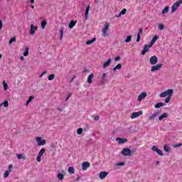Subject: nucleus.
I'll use <instances>...</instances> for the list:
<instances>
[{"label": "nucleus", "mask_w": 182, "mask_h": 182, "mask_svg": "<svg viewBox=\"0 0 182 182\" xmlns=\"http://www.w3.org/2000/svg\"><path fill=\"white\" fill-rule=\"evenodd\" d=\"M173 89H168V90H166L165 92H161L159 95V97H166V96H168V97H171V96H173Z\"/></svg>", "instance_id": "1"}, {"label": "nucleus", "mask_w": 182, "mask_h": 182, "mask_svg": "<svg viewBox=\"0 0 182 182\" xmlns=\"http://www.w3.org/2000/svg\"><path fill=\"white\" fill-rule=\"evenodd\" d=\"M181 4H182V0H179L175 2L171 7V14H174V12H176L177 9H178V7Z\"/></svg>", "instance_id": "2"}, {"label": "nucleus", "mask_w": 182, "mask_h": 182, "mask_svg": "<svg viewBox=\"0 0 182 182\" xmlns=\"http://www.w3.org/2000/svg\"><path fill=\"white\" fill-rule=\"evenodd\" d=\"M122 156H132V150L129 148H124L122 151Z\"/></svg>", "instance_id": "3"}, {"label": "nucleus", "mask_w": 182, "mask_h": 182, "mask_svg": "<svg viewBox=\"0 0 182 182\" xmlns=\"http://www.w3.org/2000/svg\"><path fill=\"white\" fill-rule=\"evenodd\" d=\"M151 150L157 153V154H159V156H164L163 151H161V149H159L156 146H153Z\"/></svg>", "instance_id": "4"}, {"label": "nucleus", "mask_w": 182, "mask_h": 182, "mask_svg": "<svg viewBox=\"0 0 182 182\" xmlns=\"http://www.w3.org/2000/svg\"><path fill=\"white\" fill-rule=\"evenodd\" d=\"M36 141L38 143V146H45V144H46V141H45V139H42V138L39 136L36 138Z\"/></svg>", "instance_id": "5"}, {"label": "nucleus", "mask_w": 182, "mask_h": 182, "mask_svg": "<svg viewBox=\"0 0 182 182\" xmlns=\"http://www.w3.org/2000/svg\"><path fill=\"white\" fill-rule=\"evenodd\" d=\"M151 46H150V44L149 45L145 44L144 46V48L141 51V55H146V53L149 52V50L150 48H151Z\"/></svg>", "instance_id": "6"}, {"label": "nucleus", "mask_w": 182, "mask_h": 182, "mask_svg": "<svg viewBox=\"0 0 182 182\" xmlns=\"http://www.w3.org/2000/svg\"><path fill=\"white\" fill-rule=\"evenodd\" d=\"M163 66V64H157L151 67V72L154 73L156 70H160L161 68Z\"/></svg>", "instance_id": "7"}, {"label": "nucleus", "mask_w": 182, "mask_h": 182, "mask_svg": "<svg viewBox=\"0 0 182 182\" xmlns=\"http://www.w3.org/2000/svg\"><path fill=\"white\" fill-rule=\"evenodd\" d=\"M149 62H150L151 65H156L157 62H159V59L157 58L156 56L154 55L150 58Z\"/></svg>", "instance_id": "8"}, {"label": "nucleus", "mask_w": 182, "mask_h": 182, "mask_svg": "<svg viewBox=\"0 0 182 182\" xmlns=\"http://www.w3.org/2000/svg\"><path fill=\"white\" fill-rule=\"evenodd\" d=\"M109 176V172L101 171L99 174V177L101 180H105Z\"/></svg>", "instance_id": "9"}, {"label": "nucleus", "mask_w": 182, "mask_h": 182, "mask_svg": "<svg viewBox=\"0 0 182 182\" xmlns=\"http://www.w3.org/2000/svg\"><path fill=\"white\" fill-rule=\"evenodd\" d=\"M141 114H143V111H139L137 112H133L132 116H131V119H136V118L139 117V116H141Z\"/></svg>", "instance_id": "10"}, {"label": "nucleus", "mask_w": 182, "mask_h": 182, "mask_svg": "<svg viewBox=\"0 0 182 182\" xmlns=\"http://www.w3.org/2000/svg\"><path fill=\"white\" fill-rule=\"evenodd\" d=\"M147 97V93L146 92H144L142 93H141L139 96H138V102H141V100L143 99H146V97Z\"/></svg>", "instance_id": "11"}, {"label": "nucleus", "mask_w": 182, "mask_h": 182, "mask_svg": "<svg viewBox=\"0 0 182 182\" xmlns=\"http://www.w3.org/2000/svg\"><path fill=\"white\" fill-rule=\"evenodd\" d=\"M38 31L37 26H33V24L31 25L30 34L33 36L35 35V32Z\"/></svg>", "instance_id": "12"}, {"label": "nucleus", "mask_w": 182, "mask_h": 182, "mask_svg": "<svg viewBox=\"0 0 182 182\" xmlns=\"http://www.w3.org/2000/svg\"><path fill=\"white\" fill-rule=\"evenodd\" d=\"M82 170L85 171L86 170H87L88 167H90V163L86 161V162H83L82 164Z\"/></svg>", "instance_id": "13"}, {"label": "nucleus", "mask_w": 182, "mask_h": 182, "mask_svg": "<svg viewBox=\"0 0 182 182\" xmlns=\"http://www.w3.org/2000/svg\"><path fill=\"white\" fill-rule=\"evenodd\" d=\"M110 63H112V59L109 58L105 63H104L103 68L106 69V68H109V66H110Z\"/></svg>", "instance_id": "14"}, {"label": "nucleus", "mask_w": 182, "mask_h": 182, "mask_svg": "<svg viewBox=\"0 0 182 182\" xmlns=\"http://www.w3.org/2000/svg\"><path fill=\"white\" fill-rule=\"evenodd\" d=\"M117 141H118L119 144H123L127 143V139L126 138H117Z\"/></svg>", "instance_id": "15"}, {"label": "nucleus", "mask_w": 182, "mask_h": 182, "mask_svg": "<svg viewBox=\"0 0 182 182\" xmlns=\"http://www.w3.org/2000/svg\"><path fill=\"white\" fill-rule=\"evenodd\" d=\"M159 114H160V113H159V112H154V114H152L151 115H150V116L149 117V120H154V118H155L156 116H159Z\"/></svg>", "instance_id": "16"}, {"label": "nucleus", "mask_w": 182, "mask_h": 182, "mask_svg": "<svg viewBox=\"0 0 182 182\" xmlns=\"http://www.w3.org/2000/svg\"><path fill=\"white\" fill-rule=\"evenodd\" d=\"M159 39V36L156 35L153 37L152 40L150 42V46H153L154 43H156V41Z\"/></svg>", "instance_id": "17"}, {"label": "nucleus", "mask_w": 182, "mask_h": 182, "mask_svg": "<svg viewBox=\"0 0 182 182\" xmlns=\"http://www.w3.org/2000/svg\"><path fill=\"white\" fill-rule=\"evenodd\" d=\"M95 77V75L93 73L90 74L88 77H87V83H89V85H92V78Z\"/></svg>", "instance_id": "18"}, {"label": "nucleus", "mask_w": 182, "mask_h": 182, "mask_svg": "<svg viewBox=\"0 0 182 182\" xmlns=\"http://www.w3.org/2000/svg\"><path fill=\"white\" fill-rule=\"evenodd\" d=\"M167 117H168V114L167 113H164L162 115H161L159 117V120L160 122H161V120H163V119H167Z\"/></svg>", "instance_id": "19"}, {"label": "nucleus", "mask_w": 182, "mask_h": 182, "mask_svg": "<svg viewBox=\"0 0 182 182\" xmlns=\"http://www.w3.org/2000/svg\"><path fill=\"white\" fill-rule=\"evenodd\" d=\"M90 10V5H88L85 10V19L87 20V18L89 16V11Z\"/></svg>", "instance_id": "20"}, {"label": "nucleus", "mask_w": 182, "mask_h": 182, "mask_svg": "<svg viewBox=\"0 0 182 182\" xmlns=\"http://www.w3.org/2000/svg\"><path fill=\"white\" fill-rule=\"evenodd\" d=\"M76 22L75 21H71L70 23L68 25V28H70V29H73V28L75 26V25H76Z\"/></svg>", "instance_id": "21"}, {"label": "nucleus", "mask_w": 182, "mask_h": 182, "mask_svg": "<svg viewBox=\"0 0 182 182\" xmlns=\"http://www.w3.org/2000/svg\"><path fill=\"white\" fill-rule=\"evenodd\" d=\"M164 106V103L159 102L155 105V109H160V107H163Z\"/></svg>", "instance_id": "22"}, {"label": "nucleus", "mask_w": 182, "mask_h": 182, "mask_svg": "<svg viewBox=\"0 0 182 182\" xmlns=\"http://www.w3.org/2000/svg\"><path fill=\"white\" fill-rule=\"evenodd\" d=\"M65 177V175H63V173H59L58 175H57V178H58V180H60V181H62V180H63Z\"/></svg>", "instance_id": "23"}, {"label": "nucleus", "mask_w": 182, "mask_h": 182, "mask_svg": "<svg viewBox=\"0 0 182 182\" xmlns=\"http://www.w3.org/2000/svg\"><path fill=\"white\" fill-rule=\"evenodd\" d=\"M93 42H96V38H93L92 40H89L86 42V45H92Z\"/></svg>", "instance_id": "24"}, {"label": "nucleus", "mask_w": 182, "mask_h": 182, "mask_svg": "<svg viewBox=\"0 0 182 182\" xmlns=\"http://www.w3.org/2000/svg\"><path fill=\"white\" fill-rule=\"evenodd\" d=\"M68 173H70V174H74L75 173V168L70 166L68 168Z\"/></svg>", "instance_id": "25"}, {"label": "nucleus", "mask_w": 182, "mask_h": 182, "mask_svg": "<svg viewBox=\"0 0 182 182\" xmlns=\"http://www.w3.org/2000/svg\"><path fill=\"white\" fill-rule=\"evenodd\" d=\"M120 69H122V64H118L116 67L113 68V70L114 72H115V70H120Z\"/></svg>", "instance_id": "26"}, {"label": "nucleus", "mask_w": 182, "mask_h": 182, "mask_svg": "<svg viewBox=\"0 0 182 182\" xmlns=\"http://www.w3.org/2000/svg\"><path fill=\"white\" fill-rule=\"evenodd\" d=\"M45 151H46L45 148H42L38 153V156L42 157V156H43V154H45Z\"/></svg>", "instance_id": "27"}, {"label": "nucleus", "mask_w": 182, "mask_h": 182, "mask_svg": "<svg viewBox=\"0 0 182 182\" xmlns=\"http://www.w3.org/2000/svg\"><path fill=\"white\" fill-rule=\"evenodd\" d=\"M14 42H16V37L11 38L9 40V45H12V43H14Z\"/></svg>", "instance_id": "28"}, {"label": "nucleus", "mask_w": 182, "mask_h": 182, "mask_svg": "<svg viewBox=\"0 0 182 182\" xmlns=\"http://www.w3.org/2000/svg\"><path fill=\"white\" fill-rule=\"evenodd\" d=\"M168 9H170L168 6L164 7V10L162 11V15H164V14H167V12H168Z\"/></svg>", "instance_id": "29"}, {"label": "nucleus", "mask_w": 182, "mask_h": 182, "mask_svg": "<svg viewBox=\"0 0 182 182\" xmlns=\"http://www.w3.org/2000/svg\"><path fill=\"white\" fill-rule=\"evenodd\" d=\"M63 31H65V28L62 27L61 28H60V39H62L63 38Z\"/></svg>", "instance_id": "30"}, {"label": "nucleus", "mask_w": 182, "mask_h": 182, "mask_svg": "<svg viewBox=\"0 0 182 182\" xmlns=\"http://www.w3.org/2000/svg\"><path fill=\"white\" fill-rule=\"evenodd\" d=\"M124 42L126 43H129V42H132V36H128L125 39Z\"/></svg>", "instance_id": "31"}, {"label": "nucleus", "mask_w": 182, "mask_h": 182, "mask_svg": "<svg viewBox=\"0 0 182 182\" xmlns=\"http://www.w3.org/2000/svg\"><path fill=\"white\" fill-rule=\"evenodd\" d=\"M102 36H105V38H107V36H109V33H107V30H102Z\"/></svg>", "instance_id": "32"}, {"label": "nucleus", "mask_w": 182, "mask_h": 182, "mask_svg": "<svg viewBox=\"0 0 182 182\" xmlns=\"http://www.w3.org/2000/svg\"><path fill=\"white\" fill-rule=\"evenodd\" d=\"M164 150L166 151V153H168L170 151V148L168 147V145H164Z\"/></svg>", "instance_id": "33"}, {"label": "nucleus", "mask_w": 182, "mask_h": 182, "mask_svg": "<svg viewBox=\"0 0 182 182\" xmlns=\"http://www.w3.org/2000/svg\"><path fill=\"white\" fill-rule=\"evenodd\" d=\"M28 55H29V48L26 47V50L23 53V55L24 56H28Z\"/></svg>", "instance_id": "34"}, {"label": "nucleus", "mask_w": 182, "mask_h": 182, "mask_svg": "<svg viewBox=\"0 0 182 182\" xmlns=\"http://www.w3.org/2000/svg\"><path fill=\"white\" fill-rule=\"evenodd\" d=\"M48 23L46 22V21H41V28H43V29H45V27L46 26V24H47Z\"/></svg>", "instance_id": "35"}, {"label": "nucleus", "mask_w": 182, "mask_h": 182, "mask_svg": "<svg viewBox=\"0 0 182 182\" xmlns=\"http://www.w3.org/2000/svg\"><path fill=\"white\" fill-rule=\"evenodd\" d=\"M105 77H106V73H103L102 74V85H103V83H105V82H106V79H105Z\"/></svg>", "instance_id": "36"}, {"label": "nucleus", "mask_w": 182, "mask_h": 182, "mask_svg": "<svg viewBox=\"0 0 182 182\" xmlns=\"http://www.w3.org/2000/svg\"><path fill=\"white\" fill-rule=\"evenodd\" d=\"M1 105L4 107H8V106H9V103L8 102V101H4L1 103Z\"/></svg>", "instance_id": "37"}, {"label": "nucleus", "mask_w": 182, "mask_h": 182, "mask_svg": "<svg viewBox=\"0 0 182 182\" xmlns=\"http://www.w3.org/2000/svg\"><path fill=\"white\" fill-rule=\"evenodd\" d=\"M126 12H127V9H122L119 13V16L120 15H126Z\"/></svg>", "instance_id": "38"}, {"label": "nucleus", "mask_w": 182, "mask_h": 182, "mask_svg": "<svg viewBox=\"0 0 182 182\" xmlns=\"http://www.w3.org/2000/svg\"><path fill=\"white\" fill-rule=\"evenodd\" d=\"M109 26H110V24L107 23V24L105 25V27L103 28L102 30H104V31H109Z\"/></svg>", "instance_id": "39"}, {"label": "nucleus", "mask_w": 182, "mask_h": 182, "mask_svg": "<svg viewBox=\"0 0 182 182\" xmlns=\"http://www.w3.org/2000/svg\"><path fill=\"white\" fill-rule=\"evenodd\" d=\"M3 86L4 90H8V84L5 81L3 82Z\"/></svg>", "instance_id": "40"}, {"label": "nucleus", "mask_w": 182, "mask_h": 182, "mask_svg": "<svg viewBox=\"0 0 182 182\" xmlns=\"http://www.w3.org/2000/svg\"><path fill=\"white\" fill-rule=\"evenodd\" d=\"M55 79V74H51L48 76V80H53Z\"/></svg>", "instance_id": "41"}, {"label": "nucleus", "mask_w": 182, "mask_h": 182, "mask_svg": "<svg viewBox=\"0 0 182 182\" xmlns=\"http://www.w3.org/2000/svg\"><path fill=\"white\" fill-rule=\"evenodd\" d=\"M16 157H17V159H18V160H21L22 159H25V157L23 156H22V154H17Z\"/></svg>", "instance_id": "42"}, {"label": "nucleus", "mask_w": 182, "mask_h": 182, "mask_svg": "<svg viewBox=\"0 0 182 182\" xmlns=\"http://www.w3.org/2000/svg\"><path fill=\"white\" fill-rule=\"evenodd\" d=\"M35 98V97L33 96V95H31V96H30L29 97H28V102H29V103H31V102H32V100H33V99Z\"/></svg>", "instance_id": "43"}, {"label": "nucleus", "mask_w": 182, "mask_h": 182, "mask_svg": "<svg viewBox=\"0 0 182 182\" xmlns=\"http://www.w3.org/2000/svg\"><path fill=\"white\" fill-rule=\"evenodd\" d=\"M77 134H82V133H83V129L79 128V129L77 130Z\"/></svg>", "instance_id": "44"}, {"label": "nucleus", "mask_w": 182, "mask_h": 182, "mask_svg": "<svg viewBox=\"0 0 182 182\" xmlns=\"http://www.w3.org/2000/svg\"><path fill=\"white\" fill-rule=\"evenodd\" d=\"M181 146H182L181 143H180V144H174L173 145V147H175L176 149H177V147H181Z\"/></svg>", "instance_id": "45"}, {"label": "nucleus", "mask_w": 182, "mask_h": 182, "mask_svg": "<svg viewBox=\"0 0 182 182\" xmlns=\"http://www.w3.org/2000/svg\"><path fill=\"white\" fill-rule=\"evenodd\" d=\"M159 29L160 31H164V24H159Z\"/></svg>", "instance_id": "46"}, {"label": "nucleus", "mask_w": 182, "mask_h": 182, "mask_svg": "<svg viewBox=\"0 0 182 182\" xmlns=\"http://www.w3.org/2000/svg\"><path fill=\"white\" fill-rule=\"evenodd\" d=\"M9 176V171H6L4 175V178H6Z\"/></svg>", "instance_id": "47"}, {"label": "nucleus", "mask_w": 182, "mask_h": 182, "mask_svg": "<svg viewBox=\"0 0 182 182\" xmlns=\"http://www.w3.org/2000/svg\"><path fill=\"white\" fill-rule=\"evenodd\" d=\"M36 160L38 163H41L42 161V156L38 155Z\"/></svg>", "instance_id": "48"}, {"label": "nucleus", "mask_w": 182, "mask_h": 182, "mask_svg": "<svg viewBox=\"0 0 182 182\" xmlns=\"http://www.w3.org/2000/svg\"><path fill=\"white\" fill-rule=\"evenodd\" d=\"M171 100V97H168L165 99V103H168Z\"/></svg>", "instance_id": "49"}, {"label": "nucleus", "mask_w": 182, "mask_h": 182, "mask_svg": "<svg viewBox=\"0 0 182 182\" xmlns=\"http://www.w3.org/2000/svg\"><path fill=\"white\" fill-rule=\"evenodd\" d=\"M120 59H122V58L120 56H117L114 58V61L115 62H119V60H120Z\"/></svg>", "instance_id": "50"}, {"label": "nucleus", "mask_w": 182, "mask_h": 182, "mask_svg": "<svg viewBox=\"0 0 182 182\" xmlns=\"http://www.w3.org/2000/svg\"><path fill=\"white\" fill-rule=\"evenodd\" d=\"M100 119V117H99L98 115L94 116V120H95V122H97V120H99Z\"/></svg>", "instance_id": "51"}, {"label": "nucleus", "mask_w": 182, "mask_h": 182, "mask_svg": "<svg viewBox=\"0 0 182 182\" xmlns=\"http://www.w3.org/2000/svg\"><path fill=\"white\" fill-rule=\"evenodd\" d=\"M140 39H141L140 34L138 33L136 37V42H140Z\"/></svg>", "instance_id": "52"}, {"label": "nucleus", "mask_w": 182, "mask_h": 182, "mask_svg": "<svg viewBox=\"0 0 182 182\" xmlns=\"http://www.w3.org/2000/svg\"><path fill=\"white\" fill-rule=\"evenodd\" d=\"M48 73V71H44L41 73V75H40V77H42L43 76H44V75H46Z\"/></svg>", "instance_id": "53"}, {"label": "nucleus", "mask_w": 182, "mask_h": 182, "mask_svg": "<svg viewBox=\"0 0 182 182\" xmlns=\"http://www.w3.org/2000/svg\"><path fill=\"white\" fill-rule=\"evenodd\" d=\"M124 162H119L118 164H117V166H124Z\"/></svg>", "instance_id": "54"}, {"label": "nucleus", "mask_w": 182, "mask_h": 182, "mask_svg": "<svg viewBox=\"0 0 182 182\" xmlns=\"http://www.w3.org/2000/svg\"><path fill=\"white\" fill-rule=\"evenodd\" d=\"M70 96H72V94H70L67 98L65 99V102H68V100H69V99H70Z\"/></svg>", "instance_id": "55"}, {"label": "nucleus", "mask_w": 182, "mask_h": 182, "mask_svg": "<svg viewBox=\"0 0 182 182\" xmlns=\"http://www.w3.org/2000/svg\"><path fill=\"white\" fill-rule=\"evenodd\" d=\"M138 33H139V35L140 33H143V28H140Z\"/></svg>", "instance_id": "56"}, {"label": "nucleus", "mask_w": 182, "mask_h": 182, "mask_svg": "<svg viewBox=\"0 0 182 182\" xmlns=\"http://www.w3.org/2000/svg\"><path fill=\"white\" fill-rule=\"evenodd\" d=\"M3 23H2V20H0V31L2 29Z\"/></svg>", "instance_id": "57"}, {"label": "nucleus", "mask_w": 182, "mask_h": 182, "mask_svg": "<svg viewBox=\"0 0 182 182\" xmlns=\"http://www.w3.org/2000/svg\"><path fill=\"white\" fill-rule=\"evenodd\" d=\"M82 72L83 73H87L89 72V70L85 69Z\"/></svg>", "instance_id": "58"}, {"label": "nucleus", "mask_w": 182, "mask_h": 182, "mask_svg": "<svg viewBox=\"0 0 182 182\" xmlns=\"http://www.w3.org/2000/svg\"><path fill=\"white\" fill-rule=\"evenodd\" d=\"M57 110H59V112H63V109H62L60 107H58Z\"/></svg>", "instance_id": "59"}, {"label": "nucleus", "mask_w": 182, "mask_h": 182, "mask_svg": "<svg viewBox=\"0 0 182 182\" xmlns=\"http://www.w3.org/2000/svg\"><path fill=\"white\" fill-rule=\"evenodd\" d=\"M20 59H21V60H25V57L21 56V57H20Z\"/></svg>", "instance_id": "60"}, {"label": "nucleus", "mask_w": 182, "mask_h": 182, "mask_svg": "<svg viewBox=\"0 0 182 182\" xmlns=\"http://www.w3.org/2000/svg\"><path fill=\"white\" fill-rule=\"evenodd\" d=\"M31 4H35V0H30Z\"/></svg>", "instance_id": "61"}, {"label": "nucleus", "mask_w": 182, "mask_h": 182, "mask_svg": "<svg viewBox=\"0 0 182 182\" xmlns=\"http://www.w3.org/2000/svg\"><path fill=\"white\" fill-rule=\"evenodd\" d=\"M13 168V166H12V165H9V169H11V168Z\"/></svg>", "instance_id": "62"}, {"label": "nucleus", "mask_w": 182, "mask_h": 182, "mask_svg": "<svg viewBox=\"0 0 182 182\" xmlns=\"http://www.w3.org/2000/svg\"><path fill=\"white\" fill-rule=\"evenodd\" d=\"M29 102H28V101H26V106H28V105H29Z\"/></svg>", "instance_id": "63"}, {"label": "nucleus", "mask_w": 182, "mask_h": 182, "mask_svg": "<svg viewBox=\"0 0 182 182\" xmlns=\"http://www.w3.org/2000/svg\"><path fill=\"white\" fill-rule=\"evenodd\" d=\"M98 2H100V0H95L96 4H98Z\"/></svg>", "instance_id": "64"}]
</instances>
